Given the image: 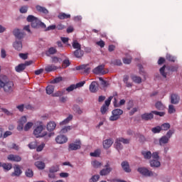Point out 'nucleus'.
Listing matches in <instances>:
<instances>
[{
  "label": "nucleus",
  "instance_id": "nucleus-1",
  "mask_svg": "<svg viewBox=\"0 0 182 182\" xmlns=\"http://www.w3.org/2000/svg\"><path fill=\"white\" fill-rule=\"evenodd\" d=\"M0 89H3L6 95H11L15 90V84L13 81L9 80L6 75H1L0 76Z\"/></svg>",
  "mask_w": 182,
  "mask_h": 182
},
{
  "label": "nucleus",
  "instance_id": "nucleus-2",
  "mask_svg": "<svg viewBox=\"0 0 182 182\" xmlns=\"http://www.w3.org/2000/svg\"><path fill=\"white\" fill-rule=\"evenodd\" d=\"M27 22H31V26L34 29H38V28H46V25L44 23H42L38 18L35 16L29 15L26 18Z\"/></svg>",
  "mask_w": 182,
  "mask_h": 182
},
{
  "label": "nucleus",
  "instance_id": "nucleus-3",
  "mask_svg": "<svg viewBox=\"0 0 182 182\" xmlns=\"http://www.w3.org/2000/svg\"><path fill=\"white\" fill-rule=\"evenodd\" d=\"M42 132H43V125L37 126L33 130V134L35 137H36V139H39V137H45L47 133H42Z\"/></svg>",
  "mask_w": 182,
  "mask_h": 182
},
{
  "label": "nucleus",
  "instance_id": "nucleus-4",
  "mask_svg": "<svg viewBox=\"0 0 182 182\" xmlns=\"http://www.w3.org/2000/svg\"><path fill=\"white\" fill-rule=\"evenodd\" d=\"M112 116L109 117L110 122H116L120 119V116L123 114V111L121 109H115L112 112Z\"/></svg>",
  "mask_w": 182,
  "mask_h": 182
},
{
  "label": "nucleus",
  "instance_id": "nucleus-5",
  "mask_svg": "<svg viewBox=\"0 0 182 182\" xmlns=\"http://www.w3.org/2000/svg\"><path fill=\"white\" fill-rule=\"evenodd\" d=\"M137 171L144 176L145 177H153L154 173L146 168L141 167L137 169Z\"/></svg>",
  "mask_w": 182,
  "mask_h": 182
},
{
  "label": "nucleus",
  "instance_id": "nucleus-6",
  "mask_svg": "<svg viewBox=\"0 0 182 182\" xmlns=\"http://www.w3.org/2000/svg\"><path fill=\"white\" fill-rule=\"evenodd\" d=\"M82 146V143L80 142V140H76L75 142L71 143L68 145V151H73L76 150L80 149V147Z\"/></svg>",
  "mask_w": 182,
  "mask_h": 182
},
{
  "label": "nucleus",
  "instance_id": "nucleus-7",
  "mask_svg": "<svg viewBox=\"0 0 182 182\" xmlns=\"http://www.w3.org/2000/svg\"><path fill=\"white\" fill-rule=\"evenodd\" d=\"M30 65H32V61H26L25 63H21L16 66L15 70L18 73H21V72H23L26 69V66H29Z\"/></svg>",
  "mask_w": 182,
  "mask_h": 182
},
{
  "label": "nucleus",
  "instance_id": "nucleus-8",
  "mask_svg": "<svg viewBox=\"0 0 182 182\" xmlns=\"http://www.w3.org/2000/svg\"><path fill=\"white\" fill-rule=\"evenodd\" d=\"M14 171L11 173V177H19L22 174V169L19 165H15L14 166Z\"/></svg>",
  "mask_w": 182,
  "mask_h": 182
},
{
  "label": "nucleus",
  "instance_id": "nucleus-9",
  "mask_svg": "<svg viewBox=\"0 0 182 182\" xmlns=\"http://www.w3.org/2000/svg\"><path fill=\"white\" fill-rule=\"evenodd\" d=\"M75 69L76 70H84L83 73H86L87 75H88V73H90V68L88 64L87 65L83 64V65L77 66Z\"/></svg>",
  "mask_w": 182,
  "mask_h": 182
},
{
  "label": "nucleus",
  "instance_id": "nucleus-10",
  "mask_svg": "<svg viewBox=\"0 0 182 182\" xmlns=\"http://www.w3.org/2000/svg\"><path fill=\"white\" fill-rule=\"evenodd\" d=\"M105 65H98L95 68L93 69L92 72L95 75H105Z\"/></svg>",
  "mask_w": 182,
  "mask_h": 182
},
{
  "label": "nucleus",
  "instance_id": "nucleus-11",
  "mask_svg": "<svg viewBox=\"0 0 182 182\" xmlns=\"http://www.w3.org/2000/svg\"><path fill=\"white\" fill-rule=\"evenodd\" d=\"M90 92L91 93H96L97 90H99V83L96 81H92L91 84L90 85Z\"/></svg>",
  "mask_w": 182,
  "mask_h": 182
},
{
  "label": "nucleus",
  "instance_id": "nucleus-12",
  "mask_svg": "<svg viewBox=\"0 0 182 182\" xmlns=\"http://www.w3.org/2000/svg\"><path fill=\"white\" fill-rule=\"evenodd\" d=\"M7 159L9 161H16V163H19V161H21L22 158L19 155L10 154L7 156Z\"/></svg>",
  "mask_w": 182,
  "mask_h": 182
},
{
  "label": "nucleus",
  "instance_id": "nucleus-13",
  "mask_svg": "<svg viewBox=\"0 0 182 182\" xmlns=\"http://www.w3.org/2000/svg\"><path fill=\"white\" fill-rule=\"evenodd\" d=\"M171 105H178L180 103V96L177 94H172L170 97Z\"/></svg>",
  "mask_w": 182,
  "mask_h": 182
},
{
  "label": "nucleus",
  "instance_id": "nucleus-14",
  "mask_svg": "<svg viewBox=\"0 0 182 182\" xmlns=\"http://www.w3.org/2000/svg\"><path fill=\"white\" fill-rule=\"evenodd\" d=\"M55 141L58 143V144H64V143L68 141V137H66L65 135H58L55 138Z\"/></svg>",
  "mask_w": 182,
  "mask_h": 182
},
{
  "label": "nucleus",
  "instance_id": "nucleus-15",
  "mask_svg": "<svg viewBox=\"0 0 182 182\" xmlns=\"http://www.w3.org/2000/svg\"><path fill=\"white\" fill-rule=\"evenodd\" d=\"M154 117L153 111L151 113H144L141 115V119L145 120V122H149V120H151Z\"/></svg>",
  "mask_w": 182,
  "mask_h": 182
},
{
  "label": "nucleus",
  "instance_id": "nucleus-16",
  "mask_svg": "<svg viewBox=\"0 0 182 182\" xmlns=\"http://www.w3.org/2000/svg\"><path fill=\"white\" fill-rule=\"evenodd\" d=\"M114 142V141H113V139H112V138H109L108 139H105L103 141L104 149L107 150V149H109V147H112V145L113 144Z\"/></svg>",
  "mask_w": 182,
  "mask_h": 182
},
{
  "label": "nucleus",
  "instance_id": "nucleus-17",
  "mask_svg": "<svg viewBox=\"0 0 182 182\" xmlns=\"http://www.w3.org/2000/svg\"><path fill=\"white\" fill-rule=\"evenodd\" d=\"M13 34L14 35L16 39H23V36H25V33L21 32V31L18 28H16L13 31Z\"/></svg>",
  "mask_w": 182,
  "mask_h": 182
},
{
  "label": "nucleus",
  "instance_id": "nucleus-18",
  "mask_svg": "<svg viewBox=\"0 0 182 182\" xmlns=\"http://www.w3.org/2000/svg\"><path fill=\"white\" fill-rule=\"evenodd\" d=\"M73 55L75 58L80 59L81 58H83V55H85V51H83L82 48L75 50V51H73Z\"/></svg>",
  "mask_w": 182,
  "mask_h": 182
},
{
  "label": "nucleus",
  "instance_id": "nucleus-19",
  "mask_svg": "<svg viewBox=\"0 0 182 182\" xmlns=\"http://www.w3.org/2000/svg\"><path fill=\"white\" fill-rule=\"evenodd\" d=\"M121 166L125 173H130V171H132V169H130V165H129V162L123 161L122 162Z\"/></svg>",
  "mask_w": 182,
  "mask_h": 182
},
{
  "label": "nucleus",
  "instance_id": "nucleus-20",
  "mask_svg": "<svg viewBox=\"0 0 182 182\" xmlns=\"http://www.w3.org/2000/svg\"><path fill=\"white\" fill-rule=\"evenodd\" d=\"M13 46L14 48V49H16V50H22V41H16L14 43H13Z\"/></svg>",
  "mask_w": 182,
  "mask_h": 182
},
{
  "label": "nucleus",
  "instance_id": "nucleus-21",
  "mask_svg": "<svg viewBox=\"0 0 182 182\" xmlns=\"http://www.w3.org/2000/svg\"><path fill=\"white\" fill-rule=\"evenodd\" d=\"M56 129V123L55 122H50L47 124V130L48 132H53V130Z\"/></svg>",
  "mask_w": 182,
  "mask_h": 182
},
{
  "label": "nucleus",
  "instance_id": "nucleus-22",
  "mask_svg": "<svg viewBox=\"0 0 182 182\" xmlns=\"http://www.w3.org/2000/svg\"><path fill=\"white\" fill-rule=\"evenodd\" d=\"M169 140L170 139L167 137V136H163L159 139V145L164 146V144H167V143H168Z\"/></svg>",
  "mask_w": 182,
  "mask_h": 182
},
{
  "label": "nucleus",
  "instance_id": "nucleus-23",
  "mask_svg": "<svg viewBox=\"0 0 182 182\" xmlns=\"http://www.w3.org/2000/svg\"><path fill=\"white\" fill-rule=\"evenodd\" d=\"M113 171L112 168H103L100 171V176H107L110 174V172Z\"/></svg>",
  "mask_w": 182,
  "mask_h": 182
},
{
  "label": "nucleus",
  "instance_id": "nucleus-24",
  "mask_svg": "<svg viewBox=\"0 0 182 182\" xmlns=\"http://www.w3.org/2000/svg\"><path fill=\"white\" fill-rule=\"evenodd\" d=\"M150 166L151 167L159 168L160 167V166H161V164L160 163V161H159V159H153L150 161Z\"/></svg>",
  "mask_w": 182,
  "mask_h": 182
},
{
  "label": "nucleus",
  "instance_id": "nucleus-25",
  "mask_svg": "<svg viewBox=\"0 0 182 182\" xmlns=\"http://www.w3.org/2000/svg\"><path fill=\"white\" fill-rule=\"evenodd\" d=\"M141 154L146 160H150L151 159V151H142Z\"/></svg>",
  "mask_w": 182,
  "mask_h": 182
},
{
  "label": "nucleus",
  "instance_id": "nucleus-26",
  "mask_svg": "<svg viewBox=\"0 0 182 182\" xmlns=\"http://www.w3.org/2000/svg\"><path fill=\"white\" fill-rule=\"evenodd\" d=\"M114 146L115 149H117L118 151H120V150H123V145L122 144V142L119 141L118 139L115 140Z\"/></svg>",
  "mask_w": 182,
  "mask_h": 182
},
{
  "label": "nucleus",
  "instance_id": "nucleus-27",
  "mask_svg": "<svg viewBox=\"0 0 182 182\" xmlns=\"http://www.w3.org/2000/svg\"><path fill=\"white\" fill-rule=\"evenodd\" d=\"M58 67L55 65H48L46 67L45 70L46 72H53V70H56Z\"/></svg>",
  "mask_w": 182,
  "mask_h": 182
},
{
  "label": "nucleus",
  "instance_id": "nucleus-28",
  "mask_svg": "<svg viewBox=\"0 0 182 182\" xmlns=\"http://www.w3.org/2000/svg\"><path fill=\"white\" fill-rule=\"evenodd\" d=\"M125 103H126L125 100H121L119 101V103H117V99L114 98V107H120V106H123V105H124Z\"/></svg>",
  "mask_w": 182,
  "mask_h": 182
},
{
  "label": "nucleus",
  "instance_id": "nucleus-29",
  "mask_svg": "<svg viewBox=\"0 0 182 182\" xmlns=\"http://www.w3.org/2000/svg\"><path fill=\"white\" fill-rule=\"evenodd\" d=\"M35 166L38 168L39 170H43L45 168V163L41 161H38L35 163Z\"/></svg>",
  "mask_w": 182,
  "mask_h": 182
},
{
  "label": "nucleus",
  "instance_id": "nucleus-30",
  "mask_svg": "<svg viewBox=\"0 0 182 182\" xmlns=\"http://www.w3.org/2000/svg\"><path fill=\"white\" fill-rule=\"evenodd\" d=\"M58 18L59 19H70V14H65V13H60L58 14Z\"/></svg>",
  "mask_w": 182,
  "mask_h": 182
},
{
  "label": "nucleus",
  "instance_id": "nucleus-31",
  "mask_svg": "<svg viewBox=\"0 0 182 182\" xmlns=\"http://www.w3.org/2000/svg\"><path fill=\"white\" fill-rule=\"evenodd\" d=\"M155 107L156 109H157V110H164V109L166 108L164 107V105H163V103L160 101L156 102Z\"/></svg>",
  "mask_w": 182,
  "mask_h": 182
},
{
  "label": "nucleus",
  "instance_id": "nucleus-32",
  "mask_svg": "<svg viewBox=\"0 0 182 182\" xmlns=\"http://www.w3.org/2000/svg\"><path fill=\"white\" fill-rule=\"evenodd\" d=\"M73 119V115L70 114L66 119H65L63 122L60 123V126H63V124H68L70 120Z\"/></svg>",
  "mask_w": 182,
  "mask_h": 182
},
{
  "label": "nucleus",
  "instance_id": "nucleus-33",
  "mask_svg": "<svg viewBox=\"0 0 182 182\" xmlns=\"http://www.w3.org/2000/svg\"><path fill=\"white\" fill-rule=\"evenodd\" d=\"M72 46L73 49H76V50L82 49V45H80V43H79V42H77V41L76 40H75L72 43Z\"/></svg>",
  "mask_w": 182,
  "mask_h": 182
},
{
  "label": "nucleus",
  "instance_id": "nucleus-34",
  "mask_svg": "<svg viewBox=\"0 0 182 182\" xmlns=\"http://www.w3.org/2000/svg\"><path fill=\"white\" fill-rule=\"evenodd\" d=\"M36 10L38 12H42V14H49V11H48V9H46V8L41 6H36Z\"/></svg>",
  "mask_w": 182,
  "mask_h": 182
},
{
  "label": "nucleus",
  "instance_id": "nucleus-35",
  "mask_svg": "<svg viewBox=\"0 0 182 182\" xmlns=\"http://www.w3.org/2000/svg\"><path fill=\"white\" fill-rule=\"evenodd\" d=\"M46 93L47 95H52V93H53V92H55V87L53 85H48L46 89Z\"/></svg>",
  "mask_w": 182,
  "mask_h": 182
},
{
  "label": "nucleus",
  "instance_id": "nucleus-36",
  "mask_svg": "<svg viewBox=\"0 0 182 182\" xmlns=\"http://www.w3.org/2000/svg\"><path fill=\"white\" fill-rule=\"evenodd\" d=\"M73 110H74L75 113H77V114H82V113H83V111L80 109V107H79V105H74L73 107Z\"/></svg>",
  "mask_w": 182,
  "mask_h": 182
},
{
  "label": "nucleus",
  "instance_id": "nucleus-37",
  "mask_svg": "<svg viewBox=\"0 0 182 182\" xmlns=\"http://www.w3.org/2000/svg\"><path fill=\"white\" fill-rule=\"evenodd\" d=\"M99 80L100 82V85H102V87H107V86H109V82H107V81L103 80V78L102 77H100Z\"/></svg>",
  "mask_w": 182,
  "mask_h": 182
},
{
  "label": "nucleus",
  "instance_id": "nucleus-38",
  "mask_svg": "<svg viewBox=\"0 0 182 182\" xmlns=\"http://www.w3.org/2000/svg\"><path fill=\"white\" fill-rule=\"evenodd\" d=\"M132 79L134 83L140 84L141 82V77L136 76V75H132Z\"/></svg>",
  "mask_w": 182,
  "mask_h": 182
},
{
  "label": "nucleus",
  "instance_id": "nucleus-39",
  "mask_svg": "<svg viewBox=\"0 0 182 182\" xmlns=\"http://www.w3.org/2000/svg\"><path fill=\"white\" fill-rule=\"evenodd\" d=\"M117 139H118V141L122 143L123 144H129V143H130V139H124L123 137H119Z\"/></svg>",
  "mask_w": 182,
  "mask_h": 182
},
{
  "label": "nucleus",
  "instance_id": "nucleus-40",
  "mask_svg": "<svg viewBox=\"0 0 182 182\" xmlns=\"http://www.w3.org/2000/svg\"><path fill=\"white\" fill-rule=\"evenodd\" d=\"M25 174L26 177H28L29 178H32L33 177V171L32 169H27L25 171Z\"/></svg>",
  "mask_w": 182,
  "mask_h": 182
},
{
  "label": "nucleus",
  "instance_id": "nucleus-41",
  "mask_svg": "<svg viewBox=\"0 0 182 182\" xmlns=\"http://www.w3.org/2000/svg\"><path fill=\"white\" fill-rule=\"evenodd\" d=\"M65 92H66V91H65V89H63V90H61V91H58V92H56L55 93L53 94V96L54 97H60V96H63V95H65Z\"/></svg>",
  "mask_w": 182,
  "mask_h": 182
},
{
  "label": "nucleus",
  "instance_id": "nucleus-42",
  "mask_svg": "<svg viewBox=\"0 0 182 182\" xmlns=\"http://www.w3.org/2000/svg\"><path fill=\"white\" fill-rule=\"evenodd\" d=\"M33 127V122H27L24 126V132H28L30 129H32Z\"/></svg>",
  "mask_w": 182,
  "mask_h": 182
},
{
  "label": "nucleus",
  "instance_id": "nucleus-43",
  "mask_svg": "<svg viewBox=\"0 0 182 182\" xmlns=\"http://www.w3.org/2000/svg\"><path fill=\"white\" fill-rule=\"evenodd\" d=\"M1 167H3L4 170L9 171V170L12 168V164H1Z\"/></svg>",
  "mask_w": 182,
  "mask_h": 182
},
{
  "label": "nucleus",
  "instance_id": "nucleus-44",
  "mask_svg": "<svg viewBox=\"0 0 182 182\" xmlns=\"http://www.w3.org/2000/svg\"><path fill=\"white\" fill-rule=\"evenodd\" d=\"M165 70L166 65H163V67L160 68L159 72L164 77H167V73L165 72Z\"/></svg>",
  "mask_w": 182,
  "mask_h": 182
},
{
  "label": "nucleus",
  "instance_id": "nucleus-45",
  "mask_svg": "<svg viewBox=\"0 0 182 182\" xmlns=\"http://www.w3.org/2000/svg\"><path fill=\"white\" fill-rule=\"evenodd\" d=\"M168 112L169 114H173V113H176V107H174V105H169Z\"/></svg>",
  "mask_w": 182,
  "mask_h": 182
},
{
  "label": "nucleus",
  "instance_id": "nucleus-46",
  "mask_svg": "<svg viewBox=\"0 0 182 182\" xmlns=\"http://www.w3.org/2000/svg\"><path fill=\"white\" fill-rule=\"evenodd\" d=\"M28 146L31 150L36 149V147H38V142H36V141H32L31 143L28 144Z\"/></svg>",
  "mask_w": 182,
  "mask_h": 182
},
{
  "label": "nucleus",
  "instance_id": "nucleus-47",
  "mask_svg": "<svg viewBox=\"0 0 182 182\" xmlns=\"http://www.w3.org/2000/svg\"><path fill=\"white\" fill-rule=\"evenodd\" d=\"M92 166L95 168H99V167H101L102 166V163H100L98 161H93L92 162Z\"/></svg>",
  "mask_w": 182,
  "mask_h": 182
},
{
  "label": "nucleus",
  "instance_id": "nucleus-48",
  "mask_svg": "<svg viewBox=\"0 0 182 182\" xmlns=\"http://www.w3.org/2000/svg\"><path fill=\"white\" fill-rule=\"evenodd\" d=\"M90 155L91 157H99L100 156V150L97 149L94 152H91Z\"/></svg>",
  "mask_w": 182,
  "mask_h": 182
},
{
  "label": "nucleus",
  "instance_id": "nucleus-49",
  "mask_svg": "<svg viewBox=\"0 0 182 182\" xmlns=\"http://www.w3.org/2000/svg\"><path fill=\"white\" fill-rule=\"evenodd\" d=\"M170 127H171L170 124L165 123L161 126V130L167 131L168 130V129H170Z\"/></svg>",
  "mask_w": 182,
  "mask_h": 182
},
{
  "label": "nucleus",
  "instance_id": "nucleus-50",
  "mask_svg": "<svg viewBox=\"0 0 182 182\" xmlns=\"http://www.w3.org/2000/svg\"><path fill=\"white\" fill-rule=\"evenodd\" d=\"M99 178H100V176L99 175L92 176L90 179V182H97L99 181Z\"/></svg>",
  "mask_w": 182,
  "mask_h": 182
},
{
  "label": "nucleus",
  "instance_id": "nucleus-51",
  "mask_svg": "<svg viewBox=\"0 0 182 182\" xmlns=\"http://www.w3.org/2000/svg\"><path fill=\"white\" fill-rule=\"evenodd\" d=\"M166 60H168L169 62H176V57L170 55V54H167L166 55Z\"/></svg>",
  "mask_w": 182,
  "mask_h": 182
},
{
  "label": "nucleus",
  "instance_id": "nucleus-52",
  "mask_svg": "<svg viewBox=\"0 0 182 182\" xmlns=\"http://www.w3.org/2000/svg\"><path fill=\"white\" fill-rule=\"evenodd\" d=\"M113 99V96H110L108 97L107 100H105L104 106H107V107H109L110 106V103Z\"/></svg>",
  "mask_w": 182,
  "mask_h": 182
},
{
  "label": "nucleus",
  "instance_id": "nucleus-53",
  "mask_svg": "<svg viewBox=\"0 0 182 182\" xmlns=\"http://www.w3.org/2000/svg\"><path fill=\"white\" fill-rule=\"evenodd\" d=\"M161 130V127L160 126H157L151 129L152 133H154V134L160 133Z\"/></svg>",
  "mask_w": 182,
  "mask_h": 182
},
{
  "label": "nucleus",
  "instance_id": "nucleus-54",
  "mask_svg": "<svg viewBox=\"0 0 182 182\" xmlns=\"http://www.w3.org/2000/svg\"><path fill=\"white\" fill-rule=\"evenodd\" d=\"M75 89H77L76 85H71L70 86L67 87L65 90L68 92H73V90H75Z\"/></svg>",
  "mask_w": 182,
  "mask_h": 182
},
{
  "label": "nucleus",
  "instance_id": "nucleus-55",
  "mask_svg": "<svg viewBox=\"0 0 182 182\" xmlns=\"http://www.w3.org/2000/svg\"><path fill=\"white\" fill-rule=\"evenodd\" d=\"M178 70V65L168 67V70H170V72H177Z\"/></svg>",
  "mask_w": 182,
  "mask_h": 182
},
{
  "label": "nucleus",
  "instance_id": "nucleus-56",
  "mask_svg": "<svg viewBox=\"0 0 182 182\" xmlns=\"http://www.w3.org/2000/svg\"><path fill=\"white\" fill-rule=\"evenodd\" d=\"M153 114H156V116H160V117H163L166 113L164 112H159V111H152Z\"/></svg>",
  "mask_w": 182,
  "mask_h": 182
},
{
  "label": "nucleus",
  "instance_id": "nucleus-57",
  "mask_svg": "<svg viewBox=\"0 0 182 182\" xmlns=\"http://www.w3.org/2000/svg\"><path fill=\"white\" fill-rule=\"evenodd\" d=\"M26 122H28L26 117V116H23L21 117V118L20 119L18 124H22L23 126V124H25V123H26Z\"/></svg>",
  "mask_w": 182,
  "mask_h": 182
},
{
  "label": "nucleus",
  "instance_id": "nucleus-58",
  "mask_svg": "<svg viewBox=\"0 0 182 182\" xmlns=\"http://www.w3.org/2000/svg\"><path fill=\"white\" fill-rule=\"evenodd\" d=\"M123 63L125 65H130L132 63V57L123 58Z\"/></svg>",
  "mask_w": 182,
  "mask_h": 182
},
{
  "label": "nucleus",
  "instance_id": "nucleus-59",
  "mask_svg": "<svg viewBox=\"0 0 182 182\" xmlns=\"http://www.w3.org/2000/svg\"><path fill=\"white\" fill-rule=\"evenodd\" d=\"M107 109H109V107H107L106 105H103L100 109L102 114H105L107 112Z\"/></svg>",
  "mask_w": 182,
  "mask_h": 182
},
{
  "label": "nucleus",
  "instance_id": "nucleus-60",
  "mask_svg": "<svg viewBox=\"0 0 182 182\" xmlns=\"http://www.w3.org/2000/svg\"><path fill=\"white\" fill-rule=\"evenodd\" d=\"M60 82H62V77H58L51 80L50 83L55 84V83H59Z\"/></svg>",
  "mask_w": 182,
  "mask_h": 182
},
{
  "label": "nucleus",
  "instance_id": "nucleus-61",
  "mask_svg": "<svg viewBox=\"0 0 182 182\" xmlns=\"http://www.w3.org/2000/svg\"><path fill=\"white\" fill-rule=\"evenodd\" d=\"M72 129V127L70 126H68V127H65L64 128H63L60 131L61 133H68V132H69V130Z\"/></svg>",
  "mask_w": 182,
  "mask_h": 182
},
{
  "label": "nucleus",
  "instance_id": "nucleus-62",
  "mask_svg": "<svg viewBox=\"0 0 182 182\" xmlns=\"http://www.w3.org/2000/svg\"><path fill=\"white\" fill-rule=\"evenodd\" d=\"M1 110L3 112V113H5L6 116H12V112H9V110L6 109V108H1Z\"/></svg>",
  "mask_w": 182,
  "mask_h": 182
},
{
  "label": "nucleus",
  "instance_id": "nucleus-63",
  "mask_svg": "<svg viewBox=\"0 0 182 182\" xmlns=\"http://www.w3.org/2000/svg\"><path fill=\"white\" fill-rule=\"evenodd\" d=\"M21 14H26L28 12V6H23L20 9Z\"/></svg>",
  "mask_w": 182,
  "mask_h": 182
},
{
  "label": "nucleus",
  "instance_id": "nucleus-64",
  "mask_svg": "<svg viewBox=\"0 0 182 182\" xmlns=\"http://www.w3.org/2000/svg\"><path fill=\"white\" fill-rule=\"evenodd\" d=\"M45 147V143H42L36 147L37 151H42Z\"/></svg>",
  "mask_w": 182,
  "mask_h": 182
}]
</instances>
